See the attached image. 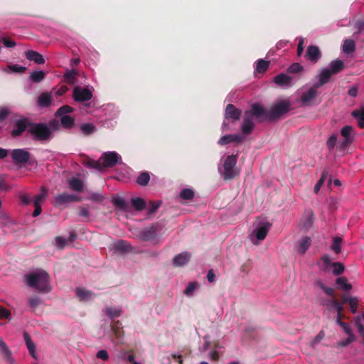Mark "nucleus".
Masks as SVG:
<instances>
[{"instance_id":"nucleus-64","label":"nucleus","mask_w":364,"mask_h":364,"mask_svg":"<svg viewBox=\"0 0 364 364\" xmlns=\"http://www.w3.org/2000/svg\"><path fill=\"white\" fill-rule=\"evenodd\" d=\"M68 90V88L67 87V86L63 85L56 91L55 95H58V96H62Z\"/></svg>"},{"instance_id":"nucleus-34","label":"nucleus","mask_w":364,"mask_h":364,"mask_svg":"<svg viewBox=\"0 0 364 364\" xmlns=\"http://www.w3.org/2000/svg\"><path fill=\"white\" fill-rule=\"evenodd\" d=\"M352 116L358 121V126L360 129L364 128V108L354 110L352 112Z\"/></svg>"},{"instance_id":"nucleus-12","label":"nucleus","mask_w":364,"mask_h":364,"mask_svg":"<svg viewBox=\"0 0 364 364\" xmlns=\"http://www.w3.org/2000/svg\"><path fill=\"white\" fill-rule=\"evenodd\" d=\"M318 88V85H314L306 91H304L300 97V102L304 106H310L313 103V100L317 95V89Z\"/></svg>"},{"instance_id":"nucleus-10","label":"nucleus","mask_w":364,"mask_h":364,"mask_svg":"<svg viewBox=\"0 0 364 364\" xmlns=\"http://www.w3.org/2000/svg\"><path fill=\"white\" fill-rule=\"evenodd\" d=\"M29 132L34 138L38 140H44L49 137L50 131L45 124H31L29 127Z\"/></svg>"},{"instance_id":"nucleus-33","label":"nucleus","mask_w":364,"mask_h":364,"mask_svg":"<svg viewBox=\"0 0 364 364\" xmlns=\"http://www.w3.org/2000/svg\"><path fill=\"white\" fill-rule=\"evenodd\" d=\"M68 185L70 189L80 192L83 190V183L77 178H72L68 181Z\"/></svg>"},{"instance_id":"nucleus-56","label":"nucleus","mask_w":364,"mask_h":364,"mask_svg":"<svg viewBox=\"0 0 364 364\" xmlns=\"http://www.w3.org/2000/svg\"><path fill=\"white\" fill-rule=\"evenodd\" d=\"M96 357L104 361H107L109 359V354L106 350H100L97 353Z\"/></svg>"},{"instance_id":"nucleus-23","label":"nucleus","mask_w":364,"mask_h":364,"mask_svg":"<svg viewBox=\"0 0 364 364\" xmlns=\"http://www.w3.org/2000/svg\"><path fill=\"white\" fill-rule=\"evenodd\" d=\"M191 258V254L188 252H181L173 259V264L175 266L181 267L188 263Z\"/></svg>"},{"instance_id":"nucleus-14","label":"nucleus","mask_w":364,"mask_h":364,"mask_svg":"<svg viewBox=\"0 0 364 364\" xmlns=\"http://www.w3.org/2000/svg\"><path fill=\"white\" fill-rule=\"evenodd\" d=\"M31 124L29 122L28 119L24 117H19L15 121L14 127L12 130V135L14 136H18L22 134L26 129L29 131V127Z\"/></svg>"},{"instance_id":"nucleus-15","label":"nucleus","mask_w":364,"mask_h":364,"mask_svg":"<svg viewBox=\"0 0 364 364\" xmlns=\"http://www.w3.org/2000/svg\"><path fill=\"white\" fill-rule=\"evenodd\" d=\"M80 198L74 194L62 193L55 196L54 199L55 205H61L70 202L80 201Z\"/></svg>"},{"instance_id":"nucleus-58","label":"nucleus","mask_w":364,"mask_h":364,"mask_svg":"<svg viewBox=\"0 0 364 364\" xmlns=\"http://www.w3.org/2000/svg\"><path fill=\"white\" fill-rule=\"evenodd\" d=\"M340 326L342 328L343 331L346 334H348V336H354L353 332H352L351 328H350V326H349L348 323H347L346 322H343V323H341Z\"/></svg>"},{"instance_id":"nucleus-24","label":"nucleus","mask_w":364,"mask_h":364,"mask_svg":"<svg viewBox=\"0 0 364 364\" xmlns=\"http://www.w3.org/2000/svg\"><path fill=\"white\" fill-rule=\"evenodd\" d=\"M76 296L80 301H86L90 300L93 296V292L81 287L75 289Z\"/></svg>"},{"instance_id":"nucleus-28","label":"nucleus","mask_w":364,"mask_h":364,"mask_svg":"<svg viewBox=\"0 0 364 364\" xmlns=\"http://www.w3.org/2000/svg\"><path fill=\"white\" fill-rule=\"evenodd\" d=\"M269 66V61L259 59L255 63V74H264Z\"/></svg>"},{"instance_id":"nucleus-11","label":"nucleus","mask_w":364,"mask_h":364,"mask_svg":"<svg viewBox=\"0 0 364 364\" xmlns=\"http://www.w3.org/2000/svg\"><path fill=\"white\" fill-rule=\"evenodd\" d=\"M319 265L323 268L325 271H329L332 273H343L344 272V266L341 262H332L328 256H323L320 261Z\"/></svg>"},{"instance_id":"nucleus-17","label":"nucleus","mask_w":364,"mask_h":364,"mask_svg":"<svg viewBox=\"0 0 364 364\" xmlns=\"http://www.w3.org/2000/svg\"><path fill=\"white\" fill-rule=\"evenodd\" d=\"M112 250L117 254H125L132 251L131 245L124 240H119L113 244Z\"/></svg>"},{"instance_id":"nucleus-52","label":"nucleus","mask_w":364,"mask_h":364,"mask_svg":"<svg viewBox=\"0 0 364 364\" xmlns=\"http://www.w3.org/2000/svg\"><path fill=\"white\" fill-rule=\"evenodd\" d=\"M355 340V338L354 336H348V337L345 340H341L338 342V346L341 347H345L348 346L350 343H351L353 341Z\"/></svg>"},{"instance_id":"nucleus-27","label":"nucleus","mask_w":364,"mask_h":364,"mask_svg":"<svg viewBox=\"0 0 364 364\" xmlns=\"http://www.w3.org/2000/svg\"><path fill=\"white\" fill-rule=\"evenodd\" d=\"M25 55L28 60L33 61L37 64H43L45 63L43 55L36 51L28 50Z\"/></svg>"},{"instance_id":"nucleus-43","label":"nucleus","mask_w":364,"mask_h":364,"mask_svg":"<svg viewBox=\"0 0 364 364\" xmlns=\"http://www.w3.org/2000/svg\"><path fill=\"white\" fill-rule=\"evenodd\" d=\"M80 128L81 132L85 135H89L95 130V126L91 123L82 124Z\"/></svg>"},{"instance_id":"nucleus-21","label":"nucleus","mask_w":364,"mask_h":364,"mask_svg":"<svg viewBox=\"0 0 364 364\" xmlns=\"http://www.w3.org/2000/svg\"><path fill=\"white\" fill-rule=\"evenodd\" d=\"M241 113L240 109L236 108L233 105L229 104L225 109V118L237 120L240 119Z\"/></svg>"},{"instance_id":"nucleus-32","label":"nucleus","mask_w":364,"mask_h":364,"mask_svg":"<svg viewBox=\"0 0 364 364\" xmlns=\"http://www.w3.org/2000/svg\"><path fill=\"white\" fill-rule=\"evenodd\" d=\"M0 351L3 356L8 362H12L13 358L11 357V353L6 343L3 341L2 338L0 337Z\"/></svg>"},{"instance_id":"nucleus-31","label":"nucleus","mask_w":364,"mask_h":364,"mask_svg":"<svg viewBox=\"0 0 364 364\" xmlns=\"http://www.w3.org/2000/svg\"><path fill=\"white\" fill-rule=\"evenodd\" d=\"M311 243V240L309 237H302L298 244V252L300 254H304L306 250L309 248Z\"/></svg>"},{"instance_id":"nucleus-38","label":"nucleus","mask_w":364,"mask_h":364,"mask_svg":"<svg viewBox=\"0 0 364 364\" xmlns=\"http://www.w3.org/2000/svg\"><path fill=\"white\" fill-rule=\"evenodd\" d=\"M336 283L338 286V288L342 290L348 291L352 289V285L348 282V279L346 277H341L337 278L336 280Z\"/></svg>"},{"instance_id":"nucleus-8","label":"nucleus","mask_w":364,"mask_h":364,"mask_svg":"<svg viewBox=\"0 0 364 364\" xmlns=\"http://www.w3.org/2000/svg\"><path fill=\"white\" fill-rule=\"evenodd\" d=\"M316 284L321 288L324 293L328 296L332 297L331 299H321L320 304L326 306L327 309L331 311L334 309V306L336 305L337 299H335V290L331 287H326L321 281L317 280L316 282Z\"/></svg>"},{"instance_id":"nucleus-37","label":"nucleus","mask_w":364,"mask_h":364,"mask_svg":"<svg viewBox=\"0 0 364 364\" xmlns=\"http://www.w3.org/2000/svg\"><path fill=\"white\" fill-rule=\"evenodd\" d=\"M47 189L44 186H42L41 188V193L33 198V205H41L47 196Z\"/></svg>"},{"instance_id":"nucleus-61","label":"nucleus","mask_w":364,"mask_h":364,"mask_svg":"<svg viewBox=\"0 0 364 364\" xmlns=\"http://www.w3.org/2000/svg\"><path fill=\"white\" fill-rule=\"evenodd\" d=\"M20 200L25 205H28L31 202V198L28 194L21 195L20 196Z\"/></svg>"},{"instance_id":"nucleus-50","label":"nucleus","mask_w":364,"mask_h":364,"mask_svg":"<svg viewBox=\"0 0 364 364\" xmlns=\"http://www.w3.org/2000/svg\"><path fill=\"white\" fill-rule=\"evenodd\" d=\"M9 319L11 318V314L10 310L4 308L3 306H0V319Z\"/></svg>"},{"instance_id":"nucleus-57","label":"nucleus","mask_w":364,"mask_h":364,"mask_svg":"<svg viewBox=\"0 0 364 364\" xmlns=\"http://www.w3.org/2000/svg\"><path fill=\"white\" fill-rule=\"evenodd\" d=\"M8 68L15 73H23L26 70V68L23 66H20L18 65H9Z\"/></svg>"},{"instance_id":"nucleus-48","label":"nucleus","mask_w":364,"mask_h":364,"mask_svg":"<svg viewBox=\"0 0 364 364\" xmlns=\"http://www.w3.org/2000/svg\"><path fill=\"white\" fill-rule=\"evenodd\" d=\"M180 196L184 200H191L194 197V192L191 189L185 188L181 191Z\"/></svg>"},{"instance_id":"nucleus-18","label":"nucleus","mask_w":364,"mask_h":364,"mask_svg":"<svg viewBox=\"0 0 364 364\" xmlns=\"http://www.w3.org/2000/svg\"><path fill=\"white\" fill-rule=\"evenodd\" d=\"M12 159L16 163H26L29 160L30 154L24 149H14L12 151Z\"/></svg>"},{"instance_id":"nucleus-7","label":"nucleus","mask_w":364,"mask_h":364,"mask_svg":"<svg viewBox=\"0 0 364 364\" xmlns=\"http://www.w3.org/2000/svg\"><path fill=\"white\" fill-rule=\"evenodd\" d=\"M341 135L343 139L338 144L337 149L344 151L354 141L355 132L352 126L346 125L341 128Z\"/></svg>"},{"instance_id":"nucleus-16","label":"nucleus","mask_w":364,"mask_h":364,"mask_svg":"<svg viewBox=\"0 0 364 364\" xmlns=\"http://www.w3.org/2000/svg\"><path fill=\"white\" fill-rule=\"evenodd\" d=\"M273 82L279 87H289L293 85V78L285 73H281L274 77Z\"/></svg>"},{"instance_id":"nucleus-45","label":"nucleus","mask_w":364,"mask_h":364,"mask_svg":"<svg viewBox=\"0 0 364 364\" xmlns=\"http://www.w3.org/2000/svg\"><path fill=\"white\" fill-rule=\"evenodd\" d=\"M149 174L147 172H143L138 176L136 182L140 186H146L149 183Z\"/></svg>"},{"instance_id":"nucleus-47","label":"nucleus","mask_w":364,"mask_h":364,"mask_svg":"<svg viewBox=\"0 0 364 364\" xmlns=\"http://www.w3.org/2000/svg\"><path fill=\"white\" fill-rule=\"evenodd\" d=\"M105 312L107 316L111 318H113L120 316L122 311L120 309H113L112 307H107Z\"/></svg>"},{"instance_id":"nucleus-4","label":"nucleus","mask_w":364,"mask_h":364,"mask_svg":"<svg viewBox=\"0 0 364 364\" xmlns=\"http://www.w3.org/2000/svg\"><path fill=\"white\" fill-rule=\"evenodd\" d=\"M344 66L345 65L343 60L339 59L333 60L331 62L328 68H323L321 70L318 76V82H316L315 85H318L319 87L320 86L327 83L333 75L343 70Z\"/></svg>"},{"instance_id":"nucleus-41","label":"nucleus","mask_w":364,"mask_h":364,"mask_svg":"<svg viewBox=\"0 0 364 364\" xmlns=\"http://www.w3.org/2000/svg\"><path fill=\"white\" fill-rule=\"evenodd\" d=\"M355 50V43L353 40H346L343 45V51L346 53H351Z\"/></svg>"},{"instance_id":"nucleus-22","label":"nucleus","mask_w":364,"mask_h":364,"mask_svg":"<svg viewBox=\"0 0 364 364\" xmlns=\"http://www.w3.org/2000/svg\"><path fill=\"white\" fill-rule=\"evenodd\" d=\"M314 220V215L313 212L311 210H308L306 213L305 216L301 220L299 225L302 229L308 230L312 226Z\"/></svg>"},{"instance_id":"nucleus-53","label":"nucleus","mask_w":364,"mask_h":364,"mask_svg":"<svg viewBox=\"0 0 364 364\" xmlns=\"http://www.w3.org/2000/svg\"><path fill=\"white\" fill-rule=\"evenodd\" d=\"M41 303V299L37 296H33L28 299V304L33 309H36Z\"/></svg>"},{"instance_id":"nucleus-29","label":"nucleus","mask_w":364,"mask_h":364,"mask_svg":"<svg viewBox=\"0 0 364 364\" xmlns=\"http://www.w3.org/2000/svg\"><path fill=\"white\" fill-rule=\"evenodd\" d=\"M23 338H24L26 347L29 351V353L31 354V355L33 358H36V345L32 341V339H31L30 335L27 332L23 333Z\"/></svg>"},{"instance_id":"nucleus-3","label":"nucleus","mask_w":364,"mask_h":364,"mask_svg":"<svg viewBox=\"0 0 364 364\" xmlns=\"http://www.w3.org/2000/svg\"><path fill=\"white\" fill-rule=\"evenodd\" d=\"M25 282L40 291L48 292L51 290L49 274H26Z\"/></svg>"},{"instance_id":"nucleus-6","label":"nucleus","mask_w":364,"mask_h":364,"mask_svg":"<svg viewBox=\"0 0 364 364\" xmlns=\"http://www.w3.org/2000/svg\"><path fill=\"white\" fill-rule=\"evenodd\" d=\"M120 159L119 154L114 151H109L103 154L98 161H92L91 166L101 171L104 168L113 167Z\"/></svg>"},{"instance_id":"nucleus-63","label":"nucleus","mask_w":364,"mask_h":364,"mask_svg":"<svg viewBox=\"0 0 364 364\" xmlns=\"http://www.w3.org/2000/svg\"><path fill=\"white\" fill-rule=\"evenodd\" d=\"M343 304L344 303H343V301L340 302L337 300L336 305L334 306V309L336 310L337 314H343Z\"/></svg>"},{"instance_id":"nucleus-54","label":"nucleus","mask_w":364,"mask_h":364,"mask_svg":"<svg viewBox=\"0 0 364 364\" xmlns=\"http://www.w3.org/2000/svg\"><path fill=\"white\" fill-rule=\"evenodd\" d=\"M10 186L6 181V178L4 176H0V191H8Z\"/></svg>"},{"instance_id":"nucleus-39","label":"nucleus","mask_w":364,"mask_h":364,"mask_svg":"<svg viewBox=\"0 0 364 364\" xmlns=\"http://www.w3.org/2000/svg\"><path fill=\"white\" fill-rule=\"evenodd\" d=\"M133 207L136 210H142L146 207V201L139 197H132L131 199Z\"/></svg>"},{"instance_id":"nucleus-55","label":"nucleus","mask_w":364,"mask_h":364,"mask_svg":"<svg viewBox=\"0 0 364 364\" xmlns=\"http://www.w3.org/2000/svg\"><path fill=\"white\" fill-rule=\"evenodd\" d=\"M150 207L148 211L149 214H153L160 206V201H150Z\"/></svg>"},{"instance_id":"nucleus-35","label":"nucleus","mask_w":364,"mask_h":364,"mask_svg":"<svg viewBox=\"0 0 364 364\" xmlns=\"http://www.w3.org/2000/svg\"><path fill=\"white\" fill-rule=\"evenodd\" d=\"M51 103V95L48 92L42 93L38 99V104L40 107H48Z\"/></svg>"},{"instance_id":"nucleus-46","label":"nucleus","mask_w":364,"mask_h":364,"mask_svg":"<svg viewBox=\"0 0 364 364\" xmlns=\"http://www.w3.org/2000/svg\"><path fill=\"white\" fill-rule=\"evenodd\" d=\"M30 77L32 80V81L35 82H39L44 79L45 73L42 70L34 71L31 74Z\"/></svg>"},{"instance_id":"nucleus-40","label":"nucleus","mask_w":364,"mask_h":364,"mask_svg":"<svg viewBox=\"0 0 364 364\" xmlns=\"http://www.w3.org/2000/svg\"><path fill=\"white\" fill-rule=\"evenodd\" d=\"M161 229V228L159 226V225H152L151 228H149V229L144 231V237L146 239H150V238L153 237L155 235V234L158 231H159Z\"/></svg>"},{"instance_id":"nucleus-30","label":"nucleus","mask_w":364,"mask_h":364,"mask_svg":"<svg viewBox=\"0 0 364 364\" xmlns=\"http://www.w3.org/2000/svg\"><path fill=\"white\" fill-rule=\"evenodd\" d=\"M338 134L334 132L331 134L328 138L326 145L329 151H332L335 148L337 149L338 144L340 141H338Z\"/></svg>"},{"instance_id":"nucleus-59","label":"nucleus","mask_w":364,"mask_h":364,"mask_svg":"<svg viewBox=\"0 0 364 364\" xmlns=\"http://www.w3.org/2000/svg\"><path fill=\"white\" fill-rule=\"evenodd\" d=\"M1 41L6 48H13L16 46V43L8 38H2Z\"/></svg>"},{"instance_id":"nucleus-13","label":"nucleus","mask_w":364,"mask_h":364,"mask_svg":"<svg viewBox=\"0 0 364 364\" xmlns=\"http://www.w3.org/2000/svg\"><path fill=\"white\" fill-rule=\"evenodd\" d=\"M92 97V92L87 87L77 86L73 90V98L77 102L88 101Z\"/></svg>"},{"instance_id":"nucleus-9","label":"nucleus","mask_w":364,"mask_h":364,"mask_svg":"<svg viewBox=\"0 0 364 364\" xmlns=\"http://www.w3.org/2000/svg\"><path fill=\"white\" fill-rule=\"evenodd\" d=\"M73 111L72 107L69 105H64L60 107L56 112V116L60 117L61 125L66 129L71 128L74 124V119L68 114Z\"/></svg>"},{"instance_id":"nucleus-36","label":"nucleus","mask_w":364,"mask_h":364,"mask_svg":"<svg viewBox=\"0 0 364 364\" xmlns=\"http://www.w3.org/2000/svg\"><path fill=\"white\" fill-rule=\"evenodd\" d=\"M111 328L116 338L120 339L123 337L124 331L122 330V323L119 321H114L112 323Z\"/></svg>"},{"instance_id":"nucleus-1","label":"nucleus","mask_w":364,"mask_h":364,"mask_svg":"<svg viewBox=\"0 0 364 364\" xmlns=\"http://www.w3.org/2000/svg\"><path fill=\"white\" fill-rule=\"evenodd\" d=\"M290 107L291 104L288 100H282L277 102L269 111L265 110L258 103L252 105L251 109L245 112L244 119L241 126L242 132L245 135H249L252 133L255 127L254 119L259 122L276 119L289 112Z\"/></svg>"},{"instance_id":"nucleus-25","label":"nucleus","mask_w":364,"mask_h":364,"mask_svg":"<svg viewBox=\"0 0 364 364\" xmlns=\"http://www.w3.org/2000/svg\"><path fill=\"white\" fill-rule=\"evenodd\" d=\"M243 139V137L239 134H228L222 136L219 141L218 144L220 145H225L230 142H241Z\"/></svg>"},{"instance_id":"nucleus-44","label":"nucleus","mask_w":364,"mask_h":364,"mask_svg":"<svg viewBox=\"0 0 364 364\" xmlns=\"http://www.w3.org/2000/svg\"><path fill=\"white\" fill-rule=\"evenodd\" d=\"M198 287L199 284L198 282H191L188 284L186 289L184 290V294L188 296H191L193 295L195 290L198 288Z\"/></svg>"},{"instance_id":"nucleus-5","label":"nucleus","mask_w":364,"mask_h":364,"mask_svg":"<svg viewBox=\"0 0 364 364\" xmlns=\"http://www.w3.org/2000/svg\"><path fill=\"white\" fill-rule=\"evenodd\" d=\"M237 161V155L228 156L225 159L223 164L219 166V172L223 176L224 179H231L237 175L238 172L235 168Z\"/></svg>"},{"instance_id":"nucleus-42","label":"nucleus","mask_w":364,"mask_h":364,"mask_svg":"<svg viewBox=\"0 0 364 364\" xmlns=\"http://www.w3.org/2000/svg\"><path fill=\"white\" fill-rule=\"evenodd\" d=\"M342 239L339 237H335L333 238V243L331 245V250L336 253L339 254L341 250Z\"/></svg>"},{"instance_id":"nucleus-62","label":"nucleus","mask_w":364,"mask_h":364,"mask_svg":"<svg viewBox=\"0 0 364 364\" xmlns=\"http://www.w3.org/2000/svg\"><path fill=\"white\" fill-rule=\"evenodd\" d=\"M323 182H324V178H323V176H322V177L320 178V180L316 183V184L315 185V186H314V193H315L316 194H317V193L319 192L320 188H321V187L322 186V185H323Z\"/></svg>"},{"instance_id":"nucleus-2","label":"nucleus","mask_w":364,"mask_h":364,"mask_svg":"<svg viewBox=\"0 0 364 364\" xmlns=\"http://www.w3.org/2000/svg\"><path fill=\"white\" fill-rule=\"evenodd\" d=\"M272 228V223L266 218H257L252 223L247 239L254 245H260L267 237Z\"/></svg>"},{"instance_id":"nucleus-20","label":"nucleus","mask_w":364,"mask_h":364,"mask_svg":"<svg viewBox=\"0 0 364 364\" xmlns=\"http://www.w3.org/2000/svg\"><path fill=\"white\" fill-rule=\"evenodd\" d=\"M343 303H348L352 314H355L358 311L359 300L356 296H350L343 294L342 296Z\"/></svg>"},{"instance_id":"nucleus-19","label":"nucleus","mask_w":364,"mask_h":364,"mask_svg":"<svg viewBox=\"0 0 364 364\" xmlns=\"http://www.w3.org/2000/svg\"><path fill=\"white\" fill-rule=\"evenodd\" d=\"M306 57L312 63H316L321 57L320 50L317 46H310L306 50Z\"/></svg>"},{"instance_id":"nucleus-51","label":"nucleus","mask_w":364,"mask_h":364,"mask_svg":"<svg viewBox=\"0 0 364 364\" xmlns=\"http://www.w3.org/2000/svg\"><path fill=\"white\" fill-rule=\"evenodd\" d=\"M68 240L62 237H56L55 239V246L59 249H63L67 244Z\"/></svg>"},{"instance_id":"nucleus-60","label":"nucleus","mask_w":364,"mask_h":364,"mask_svg":"<svg viewBox=\"0 0 364 364\" xmlns=\"http://www.w3.org/2000/svg\"><path fill=\"white\" fill-rule=\"evenodd\" d=\"M304 50V38L300 37L299 38V43L297 46V55L298 56H301Z\"/></svg>"},{"instance_id":"nucleus-26","label":"nucleus","mask_w":364,"mask_h":364,"mask_svg":"<svg viewBox=\"0 0 364 364\" xmlns=\"http://www.w3.org/2000/svg\"><path fill=\"white\" fill-rule=\"evenodd\" d=\"M112 203L117 208L124 212L129 211L130 207L129 204L126 203L125 200L123 198H121L119 196L113 197Z\"/></svg>"},{"instance_id":"nucleus-49","label":"nucleus","mask_w":364,"mask_h":364,"mask_svg":"<svg viewBox=\"0 0 364 364\" xmlns=\"http://www.w3.org/2000/svg\"><path fill=\"white\" fill-rule=\"evenodd\" d=\"M303 66L298 63L291 64L287 69L289 73H297L303 70Z\"/></svg>"}]
</instances>
